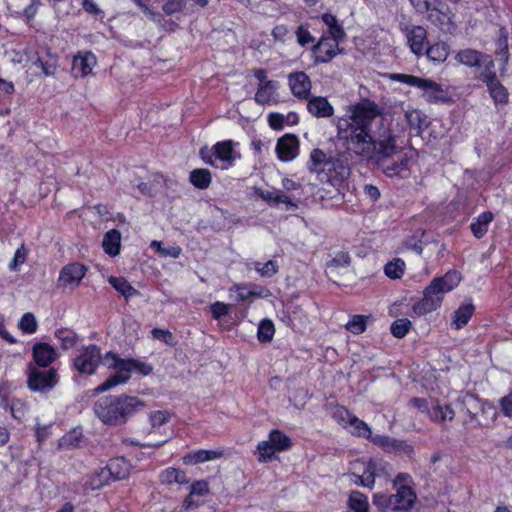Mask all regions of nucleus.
<instances>
[{
  "label": "nucleus",
  "instance_id": "nucleus-1",
  "mask_svg": "<svg viewBox=\"0 0 512 512\" xmlns=\"http://www.w3.org/2000/svg\"><path fill=\"white\" fill-rule=\"evenodd\" d=\"M381 115L377 103L363 98L349 105L346 114L336 119L337 138L350 154L380 162L401 152L403 140L397 130L382 125L376 136L371 134L372 123Z\"/></svg>",
  "mask_w": 512,
  "mask_h": 512
},
{
  "label": "nucleus",
  "instance_id": "nucleus-2",
  "mask_svg": "<svg viewBox=\"0 0 512 512\" xmlns=\"http://www.w3.org/2000/svg\"><path fill=\"white\" fill-rule=\"evenodd\" d=\"M145 408V403L138 397L126 394L106 396L94 404V413L105 425L120 426L136 412Z\"/></svg>",
  "mask_w": 512,
  "mask_h": 512
},
{
  "label": "nucleus",
  "instance_id": "nucleus-3",
  "mask_svg": "<svg viewBox=\"0 0 512 512\" xmlns=\"http://www.w3.org/2000/svg\"><path fill=\"white\" fill-rule=\"evenodd\" d=\"M410 482V475L399 473L393 480L395 493L390 495L375 493L373 495V504L380 512L410 510L417 499L416 493L410 486Z\"/></svg>",
  "mask_w": 512,
  "mask_h": 512
},
{
  "label": "nucleus",
  "instance_id": "nucleus-4",
  "mask_svg": "<svg viewBox=\"0 0 512 512\" xmlns=\"http://www.w3.org/2000/svg\"><path fill=\"white\" fill-rule=\"evenodd\" d=\"M461 275L457 271H450L443 277L435 278L424 290L421 300L412 306L416 316H423L437 310L443 301L444 295L458 286Z\"/></svg>",
  "mask_w": 512,
  "mask_h": 512
},
{
  "label": "nucleus",
  "instance_id": "nucleus-5",
  "mask_svg": "<svg viewBox=\"0 0 512 512\" xmlns=\"http://www.w3.org/2000/svg\"><path fill=\"white\" fill-rule=\"evenodd\" d=\"M390 78L394 81L419 88L422 91V98L429 103H444L450 100L447 91L433 80L402 73L392 74Z\"/></svg>",
  "mask_w": 512,
  "mask_h": 512
},
{
  "label": "nucleus",
  "instance_id": "nucleus-6",
  "mask_svg": "<svg viewBox=\"0 0 512 512\" xmlns=\"http://www.w3.org/2000/svg\"><path fill=\"white\" fill-rule=\"evenodd\" d=\"M103 363L109 369L114 370V374L106 379L101 385L93 390V394L103 393L111 388L129 381L131 377V366L129 359H122L113 352L104 355Z\"/></svg>",
  "mask_w": 512,
  "mask_h": 512
},
{
  "label": "nucleus",
  "instance_id": "nucleus-7",
  "mask_svg": "<svg viewBox=\"0 0 512 512\" xmlns=\"http://www.w3.org/2000/svg\"><path fill=\"white\" fill-rule=\"evenodd\" d=\"M410 403L421 413H425L434 423L452 421L455 417V411L451 405L442 403L438 399L412 398Z\"/></svg>",
  "mask_w": 512,
  "mask_h": 512
},
{
  "label": "nucleus",
  "instance_id": "nucleus-8",
  "mask_svg": "<svg viewBox=\"0 0 512 512\" xmlns=\"http://www.w3.org/2000/svg\"><path fill=\"white\" fill-rule=\"evenodd\" d=\"M131 469V464L125 458H113L93 477L92 486L94 489H99L111 480L125 479L130 475Z\"/></svg>",
  "mask_w": 512,
  "mask_h": 512
},
{
  "label": "nucleus",
  "instance_id": "nucleus-9",
  "mask_svg": "<svg viewBox=\"0 0 512 512\" xmlns=\"http://www.w3.org/2000/svg\"><path fill=\"white\" fill-rule=\"evenodd\" d=\"M461 403L471 419L477 421L481 426H489L497 418V409L493 404L482 401L473 395L464 396Z\"/></svg>",
  "mask_w": 512,
  "mask_h": 512
},
{
  "label": "nucleus",
  "instance_id": "nucleus-10",
  "mask_svg": "<svg viewBox=\"0 0 512 512\" xmlns=\"http://www.w3.org/2000/svg\"><path fill=\"white\" fill-rule=\"evenodd\" d=\"M104 356L96 345L83 347L73 361L74 368L81 374L92 375L97 367L103 362Z\"/></svg>",
  "mask_w": 512,
  "mask_h": 512
},
{
  "label": "nucleus",
  "instance_id": "nucleus-11",
  "mask_svg": "<svg viewBox=\"0 0 512 512\" xmlns=\"http://www.w3.org/2000/svg\"><path fill=\"white\" fill-rule=\"evenodd\" d=\"M58 382V373L55 368L42 370L31 367L28 376V387L35 392H45L54 388Z\"/></svg>",
  "mask_w": 512,
  "mask_h": 512
},
{
  "label": "nucleus",
  "instance_id": "nucleus-12",
  "mask_svg": "<svg viewBox=\"0 0 512 512\" xmlns=\"http://www.w3.org/2000/svg\"><path fill=\"white\" fill-rule=\"evenodd\" d=\"M86 272V266L78 262L70 263L61 269L58 278V286L62 288L74 289L85 277Z\"/></svg>",
  "mask_w": 512,
  "mask_h": 512
},
{
  "label": "nucleus",
  "instance_id": "nucleus-13",
  "mask_svg": "<svg viewBox=\"0 0 512 512\" xmlns=\"http://www.w3.org/2000/svg\"><path fill=\"white\" fill-rule=\"evenodd\" d=\"M288 86L292 95L300 100L309 99L312 83L310 77L303 71L289 73Z\"/></svg>",
  "mask_w": 512,
  "mask_h": 512
},
{
  "label": "nucleus",
  "instance_id": "nucleus-14",
  "mask_svg": "<svg viewBox=\"0 0 512 512\" xmlns=\"http://www.w3.org/2000/svg\"><path fill=\"white\" fill-rule=\"evenodd\" d=\"M455 59L458 63L468 67H476L483 65L484 69L482 72H488L494 68V62L490 56L484 55L481 52L473 49H464L459 51Z\"/></svg>",
  "mask_w": 512,
  "mask_h": 512
},
{
  "label": "nucleus",
  "instance_id": "nucleus-15",
  "mask_svg": "<svg viewBox=\"0 0 512 512\" xmlns=\"http://www.w3.org/2000/svg\"><path fill=\"white\" fill-rule=\"evenodd\" d=\"M478 78L483 81L489 90V93L495 103H506L508 100V92L506 88L499 82L493 69L488 72H480Z\"/></svg>",
  "mask_w": 512,
  "mask_h": 512
},
{
  "label": "nucleus",
  "instance_id": "nucleus-16",
  "mask_svg": "<svg viewBox=\"0 0 512 512\" xmlns=\"http://www.w3.org/2000/svg\"><path fill=\"white\" fill-rule=\"evenodd\" d=\"M275 150L279 160L291 161L299 153V140L295 135L286 134L278 139Z\"/></svg>",
  "mask_w": 512,
  "mask_h": 512
},
{
  "label": "nucleus",
  "instance_id": "nucleus-17",
  "mask_svg": "<svg viewBox=\"0 0 512 512\" xmlns=\"http://www.w3.org/2000/svg\"><path fill=\"white\" fill-rule=\"evenodd\" d=\"M404 33L411 51L416 55H422L426 49V29L420 25H412L407 26Z\"/></svg>",
  "mask_w": 512,
  "mask_h": 512
},
{
  "label": "nucleus",
  "instance_id": "nucleus-18",
  "mask_svg": "<svg viewBox=\"0 0 512 512\" xmlns=\"http://www.w3.org/2000/svg\"><path fill=\"white\" fill-rule=\"evenodd\" d=\"M369 439L372 443L388 452L402 453L405 455H411L414 452L413 447L407 442L389 436L371 434Z\"/></svg>",
  "mask_w": 512,
  "mask_h": 512
},
{
  "label": "nucleus",
  "instance_id": "nucleus-19",
  "mask_svg": "<svg viewBox=\"0 0 512 512\" xmlns=\"http://www.w3.org/2000/svg\"><path fill=\"white\" fill-rule=\"evenodd\" d=\"M340 40H334L322 37L319 42L313 47V54L316 62L326 63L335 57L339 52Z\"/></svg>",
  "mask_w": 512,
  "mask_h": 512
},
{
  "label": "nucleus",
  "instance_id": "nucleus-20",
  "mask_svg": "<svg viewBox=\"0 0 512 512\" xmlns=\"http://www.w3.org/2000/svg\"><path fill=\"white\" fill-rule=\"evenodd\" d=\"M58 358L55 348L47 343H36L33 346V359L40 367H47Z\"/></svg>",
  "mask_w": 512,
  "mask_h": 512
},
{
  "label": "nucleus",
  "instance_id": "nucleus-21",
  "mask_svg": "<svg viewBox=\"0 0 512 512\" xmlns=\"http://www.w3.org/2000/svg\"><path fill=\"white\" fill-rule=\"evenodd\" d=\"M96 63V57L92 52L77 55L73 59L72 72L75 77H85L92 72Z\"/></svg>",
  "mask_w": 512,
  "mask_h": 512
},
{
  "label": "nucleus",
  "instance_id": "nucleus-22",
  "mask_svg": "<svg viewBox=\"0 0 512 512\" xmlns=\"http://www.w3.org/2000/svg\"><path fill=\"white\" fill-rule=\"evenodd\" d=\"M223 456H224V450H221V449H217V450L200 449V450L189 452L182 458V460L185 465H196V464L220 459Z\"/></svg>",
  "mask_w": 512,
  "mask_h": 512
},
{
  "label": "nucleus",
  "instance_id": "nucleus-23",
  "mask_svg": "<svg viewBox=\"0 0 512 512\" xmlns=\"http://www.w3.org/2000/svg\"><path fill=\"white\" fill-rule=\"evenodd\" d=\"M308 100V112L317 118H328L333 115L334 108L325 97L316 96Z\"/></svg>",
  "mask_w": 512,
  "mask_h": 512
},
{
  "label": "nucleus",
  "instance_id": "nucleus-24",
  "mask_svg": "<svg viewBox=\"0 0 512 512\" xmlns=\"http://www.w3.org/2000/svg\"><path fill=\"white\" fill-rule=\"evenodd\" d=\"M231 140L218 142L213 146L215 158L223 163V168L233 165L236 154Z\"/></svg>",
  "mask_w": 512,
  "mask_h": 512
},
{
  "label": "nucleus",
  "instance_id": "nucleus-25",
  "mask_svg": "<svg viewBox=\"0 0 512 512\" xmlns=\"http://www.w3.org/2000/svg\"><path fill=\"white\" fill-rule=\"evenodd\" d=\"M279 87L278 82L270 81L259 84L255 93V101L261 105H268L276 102V92Z\"/></svg>",
  "mask_w": 512,
  "mask_h": 512
},
{
  "label": "nucleus",
  "instance_id": "nucleus-26",
  "mask_svg": "<svg viewBox=\"0 0 512 512\" xmlns=\"http://www.w3.org/2000/svg\"><path fill=\"white\" fill-rule=\"evenodd\" d=\"M426 14L427 19L437 25L441 30L449 31L453 25V14L449 10L442 11L433 4Z\"/></svg>",
  "mask_w": 512,
  "mask_h": 512
},
{
  "label": "nucleus",
  "instance_id": "nucleus-27",
  "mask_svg": "<svg viewBox=\"0 0 512 512\" xmlns=\"http://www.w3.org/2000/svg\"><path fill=\"white\" fill-rule=\"evenodd\" d=\"M475 307L472 303H466L458 307L457 310L454 311L451 318V326L459 330L471 319L472 315L474 314Z\"/></svg>",
  "mask_w": 512,
  "mask_h": 512
},
{
  "label": "nucleus",
  "instance_id": "nucleus-28",
  "mask_svg": "<svg viewBox=\"0 0 512 512\" xmlns=\"http://www.w3.org/2000/svg\"><path fill=\"white\" fill-rule=\"evenodd\" d=\"M334 171V175L328 177L327 181L333 186L341 184L350 174V168L347 164L339 159H332L327 171Z\"/></svg>",
  "mask_w": 512,
  "mask_h": 512
},
{
  "label": "nucleus",
  "instance_id": "nucleus-29",
  "mask_svg": "<svg viewBox=\"0 0 512 512\" xmlns=\"http://www.w3.org/2000/svg\"><path fill=\"white\" fill-rule=\"evenodd\" d=\"M331 157L327 155L321 149H313L310 154L309 170L314 173L320 174L328 169L331 164Z\"/></svg>",
  "mask_w": 512,
  "mask_h": 512
},
{
  "label": "nucleus",
  "instance_id": "nucleus-30",
  "mask_svg": "<svg viewBox=\"0 0 512 512\" xmlns=\"http://www.w3.org/2000/svg\"><path fill=\"white\" fill-rule=\"evenodd\" d=\"M411 157L407 154L403 155L400 161L386 165L382 168L383 173L389 177H402L405 178L409 174V163Z\"/></svg>",
  "mask_w": 512,
  "mask_h": 512
},
{
  "label": "nucleus",
  "instance_id": "nucleus-31",
  "mask_svg": "<svg viewBox=\"0 0 512 512\" xmlns=\"http://www.w3.org/2000/svg\"><path fill=\"white\" fill-rule=\"evenodd\" d=\"M404 115L408 126L413 130L420 132L427 126L426 115L418 109H407Z\"/></svg>",
  "mask_w": 512,
  "mask_h": 512
},
{
  "label": "nucleus",
  "instance_id": "nucleus-32",
  "mask_svg": "<svg viewBox=\"0 0 512 512\" xmlns=\"http://www.w3.org/2000/svg\"><path fill=\"white\" fill-rule=\"evenodd\" d=\"M160 481L161 483L168 485L173 483L185 485L189 483V479L186 476V473L173 467H169L161 472Z\"/></svg>",
  "mask_w": 512,
  "mask_h": 512
},
{
  "label": "nucleus",
  "instance_id": "nucleus-33",
  "mask_svg": "<svg viewBox=\"0 0 512 512\" xmlns=\"http://www.w3.org/2000/svg\"><path fill=\"white\" fill-rule=\"evenodd\" d=\"M494 215L491 212L481 213L474 222L471 223V231L473 235L480 239L488 231V226L492 222Z\"/></svg>",
  "mask_w": 512,
  "mask_h": 512
},
{
  "label": "nucleus",
  "instance_id": "nucleus-34",
  "mask_svg": "<svg viewBox=\"0 0 512 512\" xmlns=\"http://www.w3.org/2000/svg\"><path fill=\"white\" fill-rule=\"evenodd\" d=\"M108 282L126 299L132 298L138 294V291L123 277L111 276L108 278Z\"/></svg>",
  "mask_w": 512,
  "mask_h": 512
},
{
  "label": "nucleus",
  "instance_id": "nucleus-35",
  "mask_svg": "<svg viewBox=\"0 0 512 512\" xmlns=\"http://www.w3.org/2000/svg\"><path fill=\"white\" fill-rule=\"evenodd\" d=\"M120 240H121V236L117 230L113 229V230L108 231L105 234L103 242H102L104 251L111 256H116L117 254H119Z\"/></svg>",
  "mask_w": 512,
  "mask_h": 512
},
{
  "label": "nucleus",
  "instance_id": "nucleus-36",
  "mask_svg": "<svg viewBox=\"0 0 512 512\" xmlns=\"http://www.w3.org/2000/svg\"><path fill=\"white\" fill-rule=\"evenodd\" d=\"M347 505L354 512H369L368 498L359 491H352L349 494Z\"/></svg>",
  "mask_w": 512,
  "mask_h": 512
},
{
  "label": "nucleus",
  "instance_id": "nucleus-37",
  "mask_svg": "<svg viewBox=\"0 0 512 512\" xmlns=\"http://www.w3.org/2000/svg\"><path fill=\"white\" fill-rule=\"evenodd\" d=\"M424 52L431 61L441 63L449 55V46L444 42H438L430 47H426Z\"/></svg>",
  "mask_w": 512,
  "mask_h": 512
},
{
  "label": "nucleus",
  "instance_id": "nucleus-38",
  "mask_svg": "<svg viewBox=\"0 0 512 512\" xmlns=\"http://www.w3.org/2000/svg\"><path fill=\"white\" fill-rule=\"evenodd\" d=\"M321 18L324 24L328 27L331 38L334 40H343L345 38V31L334 15L325 13Z\"/></svg>",
  "mask_w": 512,
  "mask_h": 512
},
{
  "label": "nucleus",
  "instance_id": "nucleus-39",
  "mask_svg": "<svg viewBox=\"0 0 512 512\" xmlns=\"http://www.w3.org/2000/svg\"><path fill=\"white\" fill-rule=\"evenodd\" d=\"M209 493V484L205 480H199L194 482L191 485V490L189 495L187 496L184 506L186 509L192 507V506H198V503H195L193 501L194 496H205Z\"/></svg>",
  "mask_w": 512,
  "mask_h": 512
},
{
  "label": "nucleus",
  "instance_id": "nucleus-40",
  "mask_svg": "<svg viewBox=\"0 0 512 512\" xmlns=\"http://www.w3.org/2000/svg\"><path fill=\"white\" fill-rule=\"evenodd\" d=\"M375 471H376V465L374 462L369 461L364 471L361 475L353 474V477L355 478L353 481L356 484H361L362 486L371 488L374 485L375 482Z\"/></svg>",
  "mask_w": 512,
  "mask_h": 512
},
{
  "label": "nucleus",
  "instance_id": "nucleus-41",
  "mask_svg": "<svg viewBox=\"0 0 512 512\" xmlns=\"http://www.w3.org/2000/svg\"><path fill=\"white\" fill-rule=\"evenodd\" d=\"M191 183L198 189H206L211 183V173L207 169H195L190 173Z\"/></svg>",
  "mask_w": 512,
  "mask_h": 512
},
{
  "label": "nucleus",
  "instance_id": "nucleus-42",
  "mask_svg": "<svg viewBox=\"0 0 512 512\" xmlns=\"http://www.w3.org/2000/svg\"><path fill=\"white\" fill-rule=\"evenodd\" d=\"M268 439L276 451H286L291 447L290 438L279 430H272Z\"/></svg>",
  "mask_w": 512,
  "mask_h": 512
},
{
  "label": "nucleus",
  "instance_id": "nucleus-43",
  "mask_svg": "<svg viewBox=\"0 0 512 512\" xmlns=\"http://www.w3.org/2000/svg\"><path fill=\"white\" fill-rule=\"evenodd\" d=\"M347 428L352 434L358 437H364L369 439L372 434L370 427L363 420H360L355 415L352 417Z\"/></svg>",
  "mask_w": 512,
  "mask_h": 512
},
{
  "label": "nucleus",
  "instance_id": "nucleus-44",
  "mask_svg": "<svg viewBox=\"0 0 512 512\" xmlns=\"http://www.w3.org/2000/svg\"><path fill=\"white\" fill-rule=\"evenodd\" d=\"M31 57H34L33 59H29V62L36 66L40 67L46 76H52L56 73L57 70V64L56 60L54 59L52 62H43L40 57L38 56V53L35 50H31Z\"/></svg>",
  "mask_w": 512,
  "mask_h": 512
},
{
  "label": "nucleus",
  "instance_id": "nucleus-45",
  "mask_svg": "<svg viewBox=\"0 0 512 512\" xmlns=\"http://www.w3.org/2000/svg\"><path fill=\"white\" fill-rule=\"evenodd\" d=\"M275 328L271 320L264 319L258 326L257 337L262 343L270 342L274 336Z\"/></svg>",
  "mask_w": 512,
  "mask_h": 512
},
{
  "label": "nucleus",
  "instance_id": "nucleus-46",
  "mask_svg": "<svg viewBox=\"0 0 512 512\" xmlns=\"http://www.w3.org/2000/svg\"><path fill=\"white\" fill-rule=\"evenodd\" d=\"M404 269V261H402L401 259H395L385 265L384 272L386 276H388L389 278L398 279L403 275Z\"/></svg>",
  "mask_w": 512,
  "mask_h": 512
},
{
  "label": "nucleus",
  "instance_id": "nucleus-47",
  "mask_svg": "<svg viewBox=\"0 0 512 512\" xmlns=\"http://www.w3.org/2000/svg\"><path fill=\"white\" fill-rule=\"evenodd\" d=\"M367 325V317L363 315H354L350 321L347 322L345 328L351 333L358 335L365 331Z\"/></svg>",
  "mask_w": 512,
  "mask_h": 512
},
{
  "label": "nucleus",
  "instance_id": "nucleus-48",
  "mask_svg": "<svg viewBox=\"0 0 512 512\" xmlns=\"http://www.w3.org/2000/svg\"><path fill=\"white\" fill-rule=\"evenodd\" d=\"M18 327L24 333H28V334L35 333L37 331V328H38V323H37V320H36L34 314H32L30 312L25 313L21 317V319L19 321V324H18Z\"/></svg>",
  "mask_w": 512,
  "mask_h": 512
},
{
  "label": "nucleus",
  "instance_id": "nucleus-49",
  "mask_svg": "<svg viewBox=\"0 0 512 512\" xmlns=\"http://www.w3.org/2000/svg\"><path fill=\"white\" fill-rule=\"evenodd\" d=\"M275 452L276 449L273 447L269 439L261 441L257 445L258 460L260 462H267L271 460Z\"/></svg>",
  "mask_w": 512,
  "mask_h": 512
},
{
  "label": "nucleus",
  "instance_id": "nucleus-50",
  "mask_svg": "<svg viewBox=\"0 0 512 512\" xmlns=\"http://www.w3.org/2000/svg\"><path fill=\"white\" fill-rule=\"evenodd\" d=\"M31 48L26 47L21 50H11L7 52V55L10 59V61L14 64H26L29 63V59H33L34 57H31Z\"/></svg>",
  "mask_w": 512,
  "mask_h": 512
},
{
  "label": "nucleus",
  "instance_id": "nucleus-51",
  "mask_svg": "<svg viewBox=\"0 0 512 512\" xmlns=\"http://www.w3.org/2000/svg\"><path fill=\"white\" fill-rule=\"evenodd\" d=\"M411 328V321L407 318H401L394 321L391 325V333L396 338H403Z\"/></svg>",
  "mask_w": 512,
  "mask_h": 512
},
{
  "label": "nucleus",
  "instance_id": "nucleus-52",
  "mask_svg": "<svg viewBox=\"0 0 512 512\" xmlns=\"http://www.w3.org/2000/svg\"><path fill=\"white\" fill-rule=\"evenodd\" d=\"M255 270L263 277H272L278 272L279 266L276 261L269 260L266 263L255 262Z\"/></svg>",
  "mask_w": 512,
  "mask_h": 512
},
{
  "label": "nucleus",
  "instance_id": "nucleus-53",
  "mask_svg": "<svg viewBox=\"0 0 512 512\" xmlns=\"http://www.w3.org/2000/svg\"><path fill=\"white\" fill-rule=\"evenodd\" d=\"M28 256V250L22 244L14 253V257L9 263V269L11 271H19L20 266L26 262Z\"/></svg>",
  "mask_w": 512,
  "mask_h": 512
},
{
  "label": "nucleus",
  "instance_id": "nucleus-54",
  "mask_svg": "<svg viewBox=\"0 0 512 512\" xmlns=\"http://www.w3.org/2000/svg\"><path fill=\"white\" fill-rule=\"evenodd\" d=\"M55 335L64 349H69L76 344V334L71 330L60 329Z\"/></svg>",
  "mask_w": 512,
  "mask_h": 512
},
{
  "label": "nucleus",
  "instance_id": "nucleus-55",
  "mask_svg": "<svg viewBox=\"0 0 512 512\" xmlns=\"http://www.w3.org/2000/svg\"><path fill=\"white\" fill-rule=\"evenodd\" d=\"M151 248H155L156 251L164 257H172L177 258L181 254V248L179 246H170V247H162L161 242L159 241H152L151 242Z\"/></svg>",
  "mask_w": 512,
  "mask_h": 512
},
{
  "label": "nucleus",
  "instance_id": "nucleus-56",
  "mask_svg": "<svg viewBox=\"0 0 512 512\" xmlns=\"http://www.w3.org/2000/svg\"><path fill=\"white\" fill-rule=\"evenodd\" d=\"M170 420V414L166 410H157L149 414V422L152 428H158Z\"/></svg>",
  "mask_w": 512,
  "mask_h": 512
},
{
  "label": "nucleus",
  "instance_id": "nucleus-57",
  "mask_svg": "<svg viewBox=\"0 0 512 512\" xmlns=\"http://www.w3.org/2000/svg\"><path fill=\"white\" fill-rule=\"evenodd\" d=\"M353 416V414H351L347 409L341 406L336 407L335 410L333 411L334 419L345 428L348 427Z\"/></svg>",
  "mask_w": 512,
  "mask_h": 512
},
{
  "label": "nucleus",
  "instance_id": "nucleus-58",
  "mask_svg": "<svg viewBox=\"0 0 512 512\" xmlns=\"http://www.w3.org/2000/svg\"><path fill=\"white\" fill-rule=\"evenodd\" d=\"M297 43L301 46L313 43L315 38L311 35L310 31L305 25H300L295 31Z\"/></svg>",
  "mask_w": 512,
  "mask_h": 512
},
{
  "label": "nucleus",
  "instance_id": "nucleus-59",
  "mask_svg": "<svg viewBox=\"0 0 512 512\" xmlns=\"http://www.w3.org/2000/svg\"><path fill=\"white\" fill-rule=\"evenodd\" d=\"M132 372H136L139 375H149L153 368L151 365L136 359H129Z\"/></svg>",
  "mask_w": 512,
  "mask_h": 512
},
{
  "label": "nucleus",
  "instance_id": "nucleus-60",
  "mask_svg": "<svg viewBox=\"0 0 512 512\" xmlns=\"http://www.w3.org/2000/svg\"><path fill=\"white\" fill-rule=\"evenodd\" d=\"M498 50L497 55L502 56L504 64L508 62V40L504 30H501V35L498 39Z\"/></svg>",
  "mask_w": 512,
  "mask_h": 512
},
{
  "label": "nucleus",
  "instance_id": "nucleus-61",
  "mask_svg": "<svg viewBox=\"0 0 512 512\" xmlns=\"http://www.w3.org/2000/svg\"><path fill=\"white\" fill-rule=\"evenodd\" d=\"M185 3H186L185 0H168L163 5V11L167 15L174 14L176 12L181 11L184 8Z\"/></svg>",
  "mask_w": 512,
  "mask_h": 512
},
{
  "label": "nucleus",
  "instance_id": "nucleus-62",
  "mask_svg": "<svg viewBox=\"0 0 512 512\" xmlns=\"http://www.w3.org/2000/svg\"><path fill=\"white\" fill-rule=\"evenodd\" d=\"M211 313L214 319H220L229 314V305L217 301L211 305Z\"/></svg>",
  "mask_w": 512,
  "mask_h": 512
},
{
  "label": "nucleus",
  "instance_id": "nucleus-63",
  "mask_svg": "<svg viewBox=\"0 0 512 512\" xmlns=\"http://www.w3.org/2000/svg\"><path fill=\"white\" fill-rule=\"evenodd\" d=\"M154 339L160 340L166 344L171 345L173 343V335L169 330L154 328L152 331Z\"/></svg>",
  "mask_w": 512,
  "mask_h": 512
},
{
  "label": "nucleus",
  "instance_id": "nucleus-64",
  "mask_svg": "<svg viewBox=\"0 0 512 512\" xmlns=\"http://www.w3.org/2000/svg\"><path fill=\"white\" fill-rule=\"evenodd\" d=\"M503 414L512 418V391L502 397L499 401Z\"/></svg>",
  "mask_w": 512,
  "mask_h": 512
}]
</instances>
